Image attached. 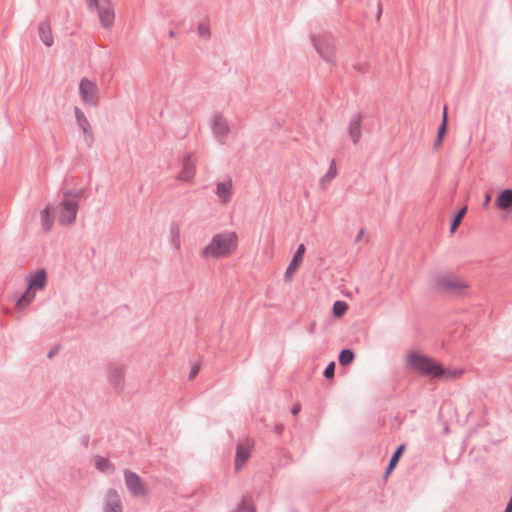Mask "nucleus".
Segmentation results:
<instances>
[{"label":"nucleus","instance_id":"nucleus-1","mask_svg":"<svg viewBox=\"0 0 512 512\" xmlns=\"http://www.w3.org/2000/svg\"><path fill=\"white\" fill-rule=\"evenodd\" d=\"M406 365L423 377L440 378L444 372V367L432 357L414 350L406 356Z\"/></svg>","mask_w":512,"mask_h":512},{"label":"nucleus","instance_id":"nucleus-2","mask_svg":"<svg viewBox=\"0 0 512 512\" xmlns=\"http://www.w3.org/2000/svg\"><path fill=\"white\" fill-rule=\"evenodd\" d=\"M232 233H219L212 237L211 242L203 249L202 256L220 258L232 252L235 247Z\"/></svg>","mask_w":512,"mask_h":512},{"label":"nucleus","instance_id":"nucleus-3","mask_svg":"<svg viewBox=\"0 0 512 512\" xmlns=\"http://www.w3.org/2000/svg\"><path fill=\"white\" fill-rule=\"evenodd\" d=\"M312 44L320 57L327 63H334L335 61V38L330 34H319L312 36Z\"/></svg>","mask_w":512,"mask_h":512},{"label":"nucleus","instance_id":"nucleus-4","mask_svg":"<svg viewBox=\"0 0 512 512\" xmlns=\"http://www.w3.org/2000/svg\"><path fill=\"white\" fill-rule=\"evenodd\" d=\"M59 209L58 222L61 225H69L75 222L79 203L73 199H63L57 206Z\"/></svg>","mask_w":512,"mask_h":512},{"label":"nucleus","instance_id":"nucleus-5","mask_svg":"<svg viewBox=\"0 0 512 512\" xmlns=\"http://www.w3.org/2000/svg\"><path fill=\"white\" fill-rule=\"evenodd\" d=\"M79 93L83 101L89 106L95 107L99 103V91L95 82L88 78L81 79L79 83Z\"/></svg>","mask_w":512,"mask_h":512},{"label":"nucleus","instance_id":"nucleus-6","mask_svg":"<svg viewBox=\"0 0 512 512\" xmlns=\"http://www.w3.org/2000/svg\"><path fill=\"white\" fill-rule=\"evenodd\" d=\"M124 366L115 362L107 365V377L110 385L118 392L124 389Z\"/></svg>","mask_w":512,"mask_h":512},{"label":"nucleus","instance_id":"nucleus-7","mask_svg":"<svg viewBox=\"0 0 512 512\" xmlns=\"http://www.w3.org/2000/svg\"><path fill=\"white\" fill-rule=\"evenodd\" d=\"M435 285L438 289L449 293H454L467 287L464 282L446 274L437 275L435 277Z\"/></svg>","mask_w":512,"mask_h":512},{"label":"nucleus","instance_id":"nucleus-8","mask_svg":"<svg viewBox=\"0 0 512 512\" xmlns=\"http://www.w3.org/2000/svg\"><path fill=\"white\" fill-rule=\"evenodd\" d=\"M124 480L127 489L135 497H142L146 495V489L139 475L131 470L124 471Z\"/></svg>","mask_w":512,"mask_h":512},{"label":"nucleus","instance_id":"nucleus-9","mask_svg":"<svg viewBox=\"0 0 512 512\" xmlns=\"http://www.w3.org/2000/svg\"><path fill=\"white\" fill-rule=\"evenodd\" d=\"M211 128L216 139L224 144L230 132L229 124L221 113H215L212 117Z\"/></svg>","mask_w":512,"mask_h":512},{"label":"nucleus","instance_id":"nucleus-10","mask_svg":"<svg viewBox=\"0 0 512 512\" xmlns=\"http://www.w3.org/2000/svg\"><path fill=\"white\" fill-rule=\"evenodd\" d=\"M26 282L28 290H33L34 292L43 290L47 285L46 270L41 268L34 273H29L26 276Z\"/></svg>","mask_w":512,"mask_h":512},{"label":"nucleus","instance_id":"nucleus-11","mask_svg":"<svg viewBox=\"0 0 512 512\" xmlns=\"http://www.w3.org/2000/svg\"><path fill=\"white\" fill-rule=\"evenodd\" d=\"M103 512H122V501L116 489L107 490L104 496Z\"/></svg>","mask_w":512,"mask_h":512},{"label":"nucleus","instance_id":"nucleus-12","mask_svg":"<svg viewBox=\"0 0 512 512\" xmlns=\"http://www.w3.org/2000/svg\"><path fill=\"white\" fill-rule=\"evenodd\" d=\"M195 176V157L193 154H186L182 159V168L178 180L190 182Z\"/></svg>","mask_w":512,"mask_h":512},{"label":"nucleus","instance_id":"nucleus-13","mask_svg":"<svg viewBox=\"0 0 512 512\" xmlns=\"http://www.w3.org/2000/svg\"><path fill=\"white\" fill-rule=\"evenodd\" d=\"M74 114L76 122L84 134V140L88 144H91V142L93 141V133L91 131L89 120L85 116L84 112L77 106L74 107Z\"/></svg>","mask_w":512,"mask_h":512},{"label":"nucleus","instance_id":"nucleus-14","mask_svg":"<svg viewBox=\"0 0 512 512\" xmlns=\"http://www.w3.org/2000/svg\"><path fill=\"white\" fill-rule=\"evenodd\" d=\"M306 248L304 244L298 245L291 261L288 264V267L286 268L284 279L285 281H289L291 278V275L296 272V270L299 268L301 263L303 262L304 254H305Z\"/></svg>","mask_w":512,"mask_h":512},{"label":"nucleus","instance_id":"nucleus-15","mask_svg":"<svg viewBox=\"0 0 512 512\" xmlns=\"http://www.w3.org/2000/svg\"><path fill=\"white\" fill-rule=\"evenodd\" d=\"M363 114L355 113L348 124V135L354 145H357L361 138V121Z\"/></svg>","mask_w":512,"mask_h":512},{"label":"nucleus","instance_id":"nucleus-16","mask_svg":"<svg viewBox=\"0 0 512 512\" xmlns=\"http://www.w3.org/2000/svg\"><path fill=\"white\" fill-rule=\"evenodd\" d=\"M495 206L500 210H512V188L503 189L498 193Z\"/></svg>","mask_w":512,"mask_h":512},{"label":"nucleus","instance_id":"nucleus-17","mask_svg":"<svg viewBox=\"0 0 512 512\" xmlns=\"http://www.w3.org/2000/svg\"><path fill=\"white\" fill-rule=\"evenodd\" d=\"M216 195L221 203H228L232 197V182L224 181L216 185Z\"/></svg>","mask_w":512,"mask_h":512},{"label":"nucleus","instance_id":"nucleus-18","mask_svg":"<svg viewBox=\"0 0 512 512\" xmlns=\"http://www.w3.org/2000/svg\"><path fill=\"white\" fill-rule=\"evenodd\" d=\"M38 34L40 40L47 47H51L54 44V38L52 35L51 27L48 21L41 22L38 25Z\"/></svg>","mask_w":512,"mask_h":512},{"label":"nucleus","instance_id":"nucleus-19","mask_svg":"<svg viewBox=\"0 0 512 512\" xmlns=\"http://www.w3.org/2000/svg\"><path fill=\"white\" fill-rule=\"evenodd\" d=\"M250 458V448L244 444H237L235 457V470L239 471Z\"/></svg>","mask_w":512,"mask_h":512},{"label":"nucleus","instance_id":"nucleus-20","mask_svg":"<svg viewBox=\"0 0 512 512\" xmlns=\"http://www.w3.org/2000/svg\"><path fill=\"white\" fill-rule=\"evenodd\" d=\"M35 299V292L33 290H26L17 298L15 307L18 311L24 310L28 307Z\"/></svg>","mask_w":512,"mask_h":512},{"label":"nucleus","instance_id":"nucleus-21","mask_svg":"<svg viewBox=\"0 0 512 512\" xmlns=\"http://www.w3.org/2000/svg\"><path fill=\"white\" fill-rule=\"evenodd\" d=\"M98 15H99V20L101 22V25L108 29L110 27H112L113 23H114V19H115V13L113 11V9L111 8H99V11H98Z\"/></svg>","mask_w":512,"mask_h":512},{"label":"nucleus","instance_id":"nucleus-22","mask_svg":"<svg viewBox=\"0 0 512 512\" xmlns=\"http://www.w3.org/2000/svg\"><path fill=\"white\" fill-rule=\"evenodd\" d=\"M404 449H405V445L401 444L394 450V452L389 460V463L385 469L386 476H388L395 469L397 463L399 462V460L404 452Z\"/></svg>","mask_w":512,"mask_h":512},{"label":"nucleus","instance_id":"nucleus-23","mask_svg":"<svg viewBox=\"0 0 512 512\" xmlns=\"http://www.w3.org/2000/svg\"><path fill=\"white\" fill-rule=\"evenodd\" d=\"M61 192L63 194V199H73L78 201V199L82 198L85 194L84 188H78V189H70L66 187V184L61 188Z\"/></svg>","mask_w":512,"mask_h":512},{"label":"nucleus","instance_id":"nucleus-24","mask_svg":"<svg viewBox=\"0 0 512 512\" xmlns=\"http://www.w3.org/2000/svg\"><path fill=\"white\" fill-rule=\"evenodd\" d=\"M53 222H54V218L51 215V208L48 205L41 212V225H42V229L45 232H49L51 230V228H52Z\"/></svg>","mask_w":512,"mask_h":512},{"label":"nucleus","instance_id":"nucleus-25","mask_svg":"<svg viewBox=\"0 0 512 512\" xmlns=\"http://www.w3.org/2000/svg\"><path fill=\"white\" fill-rule=\"evenodd\" d=\"M170 235H171V239H170L171 246L173 247V249L179 250L180 246H181L180 228H179V225L175 222H172L170 224Z\"/></svg>","mask_w":512,"mask_h":512},{"label":"nucleus","instance_id":"nucleus-26","mask_svg":"<svg viewBox=\"0 0 512 512\" xmlns=\"http://www.w3.org/2000/svg\"><path fill=\"white\" fill-rule=\"evenodd\" d=\"M355 359V353L350 348H344L339 352L338 362L341 366L350 365Z\"/></svg>","mask_w":512,"mask_h":512},{"label":"nucleus","instance_id":"nucleus-27","mask_svg":"<svg viewBox=\"0 0 512 512\" xmlns=\"http://www.w3.org/2000/svg\"><path fill=\"white\" fill-rule=\"evenodd\" d=\"M95 466L101 472L113 473L115 471L114 464L102 456L95 457Z\"/></svg>","mask_w":512,"mask_h":512},{"label":"nucleus","instance_id":"nucleus-28","mask_svg":"<svg viewBox=\"0 0 512 512\" xmlns=\"http://www.w3.org/2000/svg\"><path fill=\"white\" fill-rule=\"evenodd\" d=\"M467 212V206H463L453 217L450 223V233L453 234L457 231L462 219Z\"/></svg>","mask_w":512,"mask_h":512},{"label":"nucleus","instance_id":"nucleus-29","mask_svg":"<svg viewBox=\"0 0 512 512\" xmlns=\"http://www.w3.org/2000/svg\"><path fill=\"white\" fill-rule=\"evenodd\" d=\"M348 310V304L345 301L337 300L333 303L332 312L334 316L341 317Z\"/></svg>","mask_w":512,"mask_h":512},{"label":"nucleus","instance_id":"nucleus-30","mask_svg":"<svg viewBox=\"0 0 512 512\" xmlns=\"http://www.w3.org/2000/svg\"><path fill=\"white\" fill-rule=\"evenodd\" d=\"M447 124H448V115H447V107L445 106L443 109V114H442V122L437 130V136L444 139V136L447 132Z\"/></svg>","mask_w":512,"mask_h":512},{"label":"nucleus","instance_id":"nucleus-31","mask_svg":"<svg viewBox=\"0 0 512 512\" xmlns=\"http://www.w3.org/2000/svg\"><path fill=\"white\" fill-rule=\"evenodd\" d=\"M336 174H337V169H336L335 161L332 160L329 165L328 171L321 178V182L330 181L331 179H333L336 176Z\"/></svg>","mask_w":512,"mask_h":512},{"label":"nucleus","instance_id":"nucleus-32","mask_svg":"<svg viewBox=\"0 0 512 512\" xmlns=\"http://www.w3.org/2000/svg\"><path fill=\"white\" fill-rule=\"evenodd\" d=\"M462 373H463V370L444 368V372L440 375V378L455 379V378H458Z\"/></svg>","mask_w":512,"mask_h":512},{"label":"nucleus","instance_id":"nucleus-33","mask_svg":"<svg viewBox=\"0 0 512 512\" xmlns=\"http://www.w3.org/2000/svg\"><path fill=\"white\" fill-rule=\"evenodd\" d=\"M235 512H256V508L254 505L249 504L246 499H242Z\"/></svg>","mask_w":512,"mask_h":512},{"label":"nucleus","instance_id":"nucleus-34","mask_svg":"<svg viewBox=\"0 0 512 512\" xmlns=\"http://www.w3.org/2000/svg\"><path fill=\"white\" fill-rule=\"evenodd\" d=\"M197 30H198V34L200 37H203L205 39H209L211 37V31H210L209 26L204 25L203 23H200L198 25Z\"/></svg>","mask_w":512,"mask_h":512},{"label":"nucleus","instance_id":"nucleus-35","mask_svg":"<svg viewBox=\"0 0 512 512\" xmlns=\"http://www.w3.org/2000/svg\"><path fill=\"white\" fill-rule=\"evenodd\" d=\"M335 362L332 361L330 362L324 369L323 371V376L326 378V379H331L334 377V374H335Z\"/></svg>","mask_w":512,"mask_h":512},{"label":"nucleus","instance_id":"nucleus-36","mask_svg":"<svg viewBox=\"0 0 512 512\" xmlns=\"http://www.w3.org/2000/svg\"><path fill=\"white\" fill-rule=\"evenodd\" d=\"M353 68H354L357 72H359V73H361V74H365V73H367V72L369 71V64H368V63H366V62H359V63H355V64L353 65Z\"/></svg>","mask_w":512,"mask_h":512},{"label":"nucleus","instance_id":"nucleus-37","mask_svg":"<svg viewBox=\"0 0 512 512\" xmlns=\"http://www.w3.org/2000/svg\"><path fill=\"white\" fill-rule=\"evenodd\" d=\"M87 5L90 10L99 11V8H102L99 4V0H87Z\"/></svg>","mask_w":512,"mask_h":512},{"label":"nucleus","instance_id":"nucleus-38","mask_svg":"<svg viewBox=\"0 0 512 512\" xmlns=\"http://www.w3.org/2000/svg\"><path fill=\"white\" fill-rule=\"evenodd\" d=\"M80 443L84 447H88L90 443V436L88 434H84L80 437Z\"/></svg>","mask_w":512,"mask_h":512},{"label":"nucleus","instance_id":"nucleus-39","mask_svg":"<svg viewBox=\"0 0 512 512\" xmlns=\"http://www.w3.org/2000/svg\"><path fill=\"white\" fill-rule=\"evenodd\" d=\"M199 372V367L198 366H193L189 372V379L192 380L196 377V375L198 374Z\"/></svg>","mask_w":512,"mask_h":512},{"label":"nucleus","instance_id":"nucleus-40","mask_svg":"<svg viewBox=\"0 0 512 512\" xmlns=\"http://www.w3.org/2000/svg\"><path fill=\"white\" fill-rule=\"evenodd\" d=\"M442 142H443V138L436 136V139L434 140V144H433L434 149L437 150L438 147L442 145Z\"/></svg>","mask_w":512,"mask_h":512},{"label":"nucleus","instance_id":"nucleus-41","mask_svg":"<svg viewBox=\"0 0 512 512\" xmlns=\"http://www.w3.org/2000/svg\"><path fill=\"white\" fill-rule=\"evenodd\" d=\"M300 409H301V408H300V405H299V404H295V405H293V406H292V408H291V413H292L293 415H297V414L300 412Z\"/></svg>","mask_w":512,"mask_h":512},{"label":"nucleus","instance_id":"nucleus-42","mask_svg":"<svg viewBox=\"0 0 512 512\" xmlns=\"http://www.w3.org/2000/svg\"><path fill=\"white\" fill-rule=\"evenodd\" d=\"M364 234H365V229H364V228H361V229L359 230V232H358L357 236H356V241H357V242H358V241H360V240H361V238L364 236Z\"/></svg>","mask_w":512,"mask_h":512},{"label":"nucleus","instance_id":"nucleus-43","mask_svg":"<svg viewBox=\"0 0 512 512\" xmlns=\"http://www.w3.org/2000/svg\"><path fill=\"white\" fill-rule=\"evenodd\" d=\"M283 429H284V426L282 424H278V425L275 426L274 431L277 434H281L283 432Z\"/></svg>","mask_w":512,"mask_h":512},{"label":"nucleus","instance_id":"nucleus-44","mask_svg":"<svg viewBox=\"0 0 512 512\" xmlns=\"http://www.w3.org/2000/svg\"><path fill=\"white\" fill-rule=\"evenodd\" d=\"M57 352H58V348H53V349H51V350L48 352V355H47V356H48V358H52V357H54V356L57 354Z\"/></svg>","mask_w":512,"mask_h":512},{"label":"nucleus","instance_id":"nucleus-45","mask_svg":"<svg viewBox=\"0 0 512 512\" xmlns=\"http://www.w3.org/2000/svg\"><path fill=\"white\" fill-rule=\"evenodd\" d=\"M503 512H512V498L508 501L506 508Z\"/></svg>","mask_w":512,"mask_h":512},{"label":"nucleus","instance_id":"nucleus-46","mask_svg":"<svg viewBox=\"0 0 512 512\" xmlns=\"http://www.w3.org/2000/svg\"><path fill=\"white\" fill-rule=\"evenodd\" d=\"M490 200H491V196L489 194H486L485 195L484 205L487 206L489 204Z\"/></svg>","mask_w":512,"mask_h":512},{"label":"nucleus","instance_id":"nucleus-47","mask_svg":"<svg viewBox=\"0 0 512 512\" xmlns=\"http://www.w3.org/2000/svg\"><path fill=\"white\" fill-rule=\"evenodd\" d=\"M315 326H316V324H315V323H312V324L310 325L309 330H308L310 334H313V333H314V331H315Z\"/></svg>","mask_w":512,"mask_h":512},{"label":"nucleus","instance_id":"nucleus-48","mask_svg":"<svg viewBox=\"0 0 512 512\" xmlns=\"http://www.w3.org/2000/svg\"><path fill=\"white\" fill-rule=\"evenodd\" d=\"M175 36H176V32H175L174 30H170V31H169V37H170V38H173V37H175Z\"/></svg>","mask_w":512,"mask_h":512},{"label":"nucleus","instance_id":"nucleus-49","mask_svg":"<svg viewBox=\"0 0 512 512\" xmlns=\"http://www.w3.org/2000/svg\"><path fill=\"white\" fill-rule=\"evenodd\" d=\"M378 6H379V7H378V16H379V15L382 13V9H381L380 4H379Z\"/></svg>","mask_w":512,"mask_h":512}]
</instances>
